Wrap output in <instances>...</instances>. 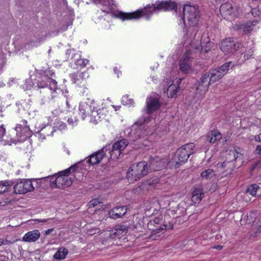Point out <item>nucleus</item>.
Instances as JSON below:
<instances>
[{"instance_id": "f257e3e1", "label": "nucleus", "mask_w": 261, "mask_h": 261, "mask_svg": "<svg viewBox=\"0 0 261 261\" xmlns=\"http://www.w3.org/2000/svg\"><path fill=\"white\" fill-rule=\"evenodd\" d=\"M177 8V4L171 1H158L155 4L147 5L144 9L138 10L132 13L119 12L118 17L122 20L138 19L141 16L144 15L147 20L153 12H158L161 10L170 11Z\"/></svg>"}, {"instance_id": "f03ea898", "label": "nucleus", "mask_w": 261, "mask_h": 261, "mask_svg": "<svg viewBox=\"0 0 261 261\" xmlns=\"http://www.w3.org/2000/svg\"><path fill=\"white\" fill-rule=\"evenodd\" d=\"M77 168V166H72L67 169L59 172L58 174L53 176H48L47 178H50V186L52 188H58L63 189L68 187L72 184V179L68 176L71 172H73Z\"/></svg>"}, {"instance_id": "7ed1b4c3", "label": "nucleus", "mask_w": 261, "mask_h": 261, "mask_svg": "<svg viewBox=\"0 0 261 261\" xmlns=\"http://www.w3.org/2000/svg\"><path fill=\"white\" fill-rule=\"evenodd\" d=\"M22 124H17L15 128L12 130L10 134V140H7L8 145L16 144L19 142H22L25 140L31 135V131L29 126L27 125V121L22 120Z\"/></svg>"}, {"instance_id": "20e7f679", "label": "nucleus", "mask_w": 261, "mask_h": 261, "mask_svg": "<svg viewBox=\"0 0 261 261\" xmlns=\"http://www.w3.org/2000/svg\"><path fill=\"white\" fill-rule=\"evenodd\" d=\"M39 75L35 82L37 87L39 88L48 87L50 91H55L57 89V82L53 79L52 77L55 75L54 72L50 69L40 70L38 72Z\"/></svg>"}, {"instance_id": "39448f33", "label": "nucleus", "mask_w": 261, "mask_h": 261, "mask_svg": "<svg viewBox=\"0 0 261 261\" xmlns=\"http://www.w3.org/2000/svg\"><path fill=\"white\" fill-rule=\"evenodd\" d=\"M148 172L146 162L133 164L128 169L127 178L129 182H134L145 176Z\"/></svg>"}, {"instance_id": "423d86ee", "label": "nucleus", "mask_w": 261, "mask_h": 261, "mask_svg": "<svg viewBox=\"0 0 261 261\" xmlns=\"http://www.w3.org/2000/svg\"><path fill=\"white\" fill-rule=\"evenodd\" d=\"M194 148L195 145L193 143L182 145L176 150L174 157L172 159V163L177 167L185 163L190 155L194 153Z\"/></svg>"}, {"instance_id": "0eeeda50", "label": "nucleus", "mask_w": 261, "mask_h": 261, "mask_svg": "<svg viewBox=\"0 0 261 261\" xmlns=\"http://www.w3.org/2000/svg\"><path fill=\"white\" fill-rule=\"evenodd\" d=\"M183 13L182 20L185 25L194 27L198 23L200 15L197 6L188 5L185 6Z\"/></svg>"}, {"instance_id": "6e6552de", "label": "nucleus", "mask_w": 261, "mask_h": 261, "mask_svg": "<svg viewBox=\"0 0 261 261\" xmlns=\"http://www.w3.org/2000/svg\"><path fill=\"white\" fill-rule=\"evenodd\" d=\"M150 121V117L149 116H143L140 117L133 125V127L136 130V133L139 138L149 134V132L147 130V125Z\"/></svg>"}, {"instance_id": "1a4fd4ad", "label": "nucleus", "mask_w": 261, "mask_h": 261, "mask_svg": "<svg viewBox=\"0 0 261 261\" xmlns=\"http://www.w3.org/2000/svg\"><path fill=\"white\" fill-rule=\"evenodd\" d=\"M128 143L125 139H122L120 141L115 142L111 150L110 146H107L108 153L110 155V158L112 160L117 159L122 153V151L126 148Z\"/></svg>"}, {"instance_id": "9d476101", "label": "nucleus", "mask_w": 261, "mask_h": 261, "mask_svg": "<svg viewBox=\"0 0 261 261\" xmlns=\"http://www.w3.org/2000/svg\"><path fill=\"white\" fill-rule=\"evenodd\" d=\"M97 105L93 99L87 98L85 101L81 102L79 105L80 115L83 120L90 115V111L97 109Z\"/></svg>"}, {"instance_id": "9b49d317", "label": "nucleus", "mask_w": 261, "mask_h": 261, "mask_svg": "<svg viewBox=\"0 0 261 261\" xmlns=\"http://www.w3.org/2000/svg\"><path fill=\"white\" fill-rule=\"evenodd\" d=\"M162 219L159 217H154L150 220L147 224L148 228L152 231L154 234L160 232V230L171 229L173 228V225L169 223V224H163L160 225L162 222Z\"/></svg>"}, {"instance_id": "f8f14e48", "label": "nucleus", "mask_w": 261, "mask_h": 261, "mask_svg": "<svg viewBox=\"0 0 261 261\" xmlns=\"http://www.w3.org/2000/svg\"><path fill=\"white\" fill-rule=\"evenodd\" d=\"M15 193L23 194L31 192L34 189L32 181L29 179H23L14 186Z\"/></svg>"}, {"instance_id": "ddd939ff", "label": "nucleus", "mask_w": 261, "mask_h": 261, "mask_svg": "<svg viewBox=\"0 0 261 261\" xmlns=\"http://www.w3.org/2000/svg\"><path fill=\"white\" fill-rule=\"evenodd\" d=\"M165 159H161L158 156L151 155L149 158V167L151 171L160 170L167 165Z\"/></svg>"}, {"instance_id": "4468645a", "label": "nucleus", "mask_w": 261, "mask_h": 261, "mask_svg": "<svg viewBox=\"0 0 261 261\" xmlns=\"http://www.w3.org/2000/svg\"><path fill=\"white\" fill-rule=\"evenodd\" d=\"M108 147H103L101 150L91 154L87 162L91 165H95L99 163L105 158L109 160L110 159V155L108 153Z\"/></svg>"}, {"instance_id": "2eb2a0df", "label": "nucleus", "mask_w": 261, "mask_h": 261, "mask_svg": "<svg viewBox=\"0 0 261 261\" xmlns=\"http://www.w3.org/2000/svg\"><path fill=\"white\" fill-rule=\"evenodd\" d=\"M220 11L225 19H229L236 16V9L229 3L222 4L220 7Z\"/></svg>"}, {"instance_id": "dca6fc26", "label": "nucleus", "mask_w": 261, "mask_h": 261, "mask_svg": "<svg viewBox=\"0 0 261 261\" xmlns=\"http://www.w3.org/2000/svg\"><path fill=\"white\" fill-rule=\"evenodd\" d=\"M220 49L225 55L232 54L236 51V44L233 38H226L221 44Z\"/></svg>"}, {"instance_id": "f3484780", "label": "nucleus", "mask_w": 261, "mask_h": 261, "mask_svg": "<svg viewBox=\"0 0 261 261\" xmlns=\"http://www.w3.org/2000/svg\"><path fill=\"white\" fill-rule=\"evenodd\" d=\"M179 69L183 73H188L192 69L190 51H186L179 61Z\"/></svg>"}, {"instance_id": "a211bd4d", "label": "nucleus", "mask_w": 261, "mask_h": 261, "mask_svg": "<svg viewBox=\"0 0 261 261\" xmlns=\"http://www.w3.org/2000/svg\"><path fill=\"white\" fill-rule=\"evenodd\" d=\"M200 36L197 37V38H194L191 43L192 47H193L196 50L201 51L203 52H207L213 46V43L207 41L206 43L202 42L199 40Z\"/></svg>"}, {"instance_id": "6ab92c4d", "label": "nucleus", "mask_w": 261, "mask_h": 261, "mask_svg": "<svg viewBox=\"0 0 261 261\" xmlns=\"http://www.w3.org/2000/svg\"><path fill=\"white\" fill-rule=\"evenodd\" d=\"M181 80V79L176 80V81H172L171 79L167 81V86L169 85L167 89L166 93L168 97H174L177 95V93L179 90V82Z\"/></svg>"}, {"instance_id": "aec40b11", "label": "nucleus", "mask_w": 261, "mask_h": 261, "mask_svg": "<svg viewBox=\"0 0 261 261\" xmlns=\"http://www.w3.org/2000/svg\"><path fill=\"white\" fill-rule=\"evenodd\" d=\"M127 211V206H116L109 211L108 215L110 218L117 219L124 216Z\"/></svg>"}, {"instance_id": "412c9836", "label": "nucleus", "mask_w": 261, "mask_h": 261, "mask_svg": "<svg viewBox=\"0 0 261 261\" xmlns=\"http://www.w3.org/2000/svg\"><path fill=\"white\" fill-rule=\"evenodd\" d=\"M146 108L147 112L150 114L155 111L158 110L160 107V103L157 98L153 97H148L146 99Z\"/></svg>"}, {"instance_id": "4be33fe9", "label": "nucleus", "mask_w": 261, "mask_h": 261, "mask_svg": "<svg viewBox=\"0 0 261 261\" xmlns=\"http://www.w3.org/2000/svg\"><path fill=\"white\" fill-rule=\"evenodd\" d=\"M204 196V193L200 187H194L192 192L191 200L195 203H199Z\"/></svg>"}, {"instance_id": "5701e85b", "label": "nucleus", "mask_w": 261, "mask_h": 261, "mask_svg": "<svg viewBox=\"0 0 261 261\" xmlns=\"http://www.w3.org/2000/svg\"><path fill=\"white\" fill-rule=\"evenodd\" d=\"M70 76L74 83L81 84L89 76V74L87 71H84L81 73H71Z\"/></svg>"}, {"instance_id": "b1692460", "label": "nucleus", "mask_w": 261, "mask_h": 261, "mask_svg": "<svg viewBox=\"0 0 261 261\" xmlns=\"http://www.w3.org/2000/svg\"><path fill=\"white\" fill-rule=\"evenodd\" d=\"M40 236V233L38 230H33L25 233L23 237V240L28 242H35L38 239Z\"/></svg>"}, {"instance_id": "393cba45", "label": "nucleus", "mask_w": 261, "mask_h": 261, "mask_svg": "<svg viewBox=\"0 0 261 261\" xmlns=\"http://www.w3.org/2000/svg\"><path fill=\"white\" fill-rule=\"evenodd\" d=\"M222 135L217 130H212L207 137V140L212 143H215L216 141L221 139Z\"/></svg>"}, {"instance_id": "a878e982", "label": "nucleus", "mask_w": 261, "mask_h": 261, "mask_svg": "<svg viewBox=\"0 0 261 261\" xmlns=\"http://www.w3.org/2000/svg\"><path fill=\"white\" fill-rule=\"evenodd\" d=\"M242 155L240 152H238L237 149L234 148L232 150H230L227 154L226 160L230 164L233 161H235L237 158H240Z\"/></svg>"}, {"instance_id": "bb28decb", "label": "nucleus", "mask_w": 261, "mask_h": 261, "mask_svg": "<svg viewBox=\"0 0 261 261\" xmlns=\"http://www.w3.org/2000/svg\"><path fill=\"white\" fill-rule=\"evenodd\" d=\"M207 73L210 74V79L212 83L216 82L223 76V74H221L217 69L211 70Z\"/></svg>"}, {"instance_id": "cd10ccee", "label": "nucleus", "mask_w": 261, "mask_h": 261, "mask_svg": "<svg viewBox=\"0 0 261 261\" xmlns=\"http://www.w3.org/2000/svg\"><path fill=\"white\" fill-rule=\"evenodd\" d=\"M122 230L126 232L127 229L123 226H117V228L109 233V236L112 239L119 238L120 234L122 233Z\"/></svg>"}, {"instance_id": "c85d7f7f", "label": "nucleus", "mask_w": 261, "mask_h": 261, "mask_svg": "<svg viewBox=\"0 0 261 261\" xmlns=\"http://www.w3.org/2000/svg\"><path fill=\"white\" fill-rule=\"evenodd\" d=\"M68 253L67 249L61 247L55 253L54 257L56 259L61 260L64 259Z\"/></svg>"}, {"instance_id": "c756f323", "label": "nucleus", "mask_w": 261, "mask_h": 261, "mask_svg": "<svg viewBox=\"0 0 261 261\" xmlns=\"http://www.w3.org/2000/svg\"><path fill=\"white\" fill-rule=\"evenodd\" d=\"M257 22L258 21L256 20L247 22L242 25V29L244 33H249L252 30V27L255 26Z\"/></svg>"}, {"instance_id": "7c9ffc66", "label": "nucleus", "mask_w": 261, "mask_h": 261, "mask_svg": "<svg viewBox=\"0 0 261 261\" xmlns=\"http://www.w3.org/2000/svg\"><path fill=\"white\" fill-rule=\"evenodd\" d=\"M13 184L11 180L0 181V194L4 193L8 190V189Z\"/></svg>"}, {"instance_id": "2f4dec72", "label": "nucleus", "mask_w": 261, "mask_h": 261, "mask_svg": "<svg viewBox=\"0 0 261 261\" xmlns=\"http://www.w3.org/2000/svg\"><path fill=\"white\" fill-rule=\"evenodd\" d=\"M216 175V171L212 169L205 170L201 173L202 178L205 179H211Z\"/></svg>"}, {"instance_id": "473e14b6", "label": "nucleus", "mask_w": 261, "mask_h": 261, "mask_svg": "<svg viewBox=\"0 0 261 261\" xmlns=\"http://www.w3.org/2000/svg\"><path fill=\"white\" fill-rule=\"evenodd\" d=\"M259 189V187L258 185L252 184L247 188L246 192L252 196H256L257 192Z\"/></svg>"}, {"instance_id": "72a5a7b5", "label": "nucleus", "mask_w": 261, "mask_h": 261, "mask_svg": "<svg viewBox=\"0 0 261 261\" xmlns=\"http://www.w3.org/2000/svg\"><path fill=\"white\" fill-rule=\"evenodd\" d=\"M89 116L91 117L90 121L95 123H97L100 119V117L96 109L92 110Z\"/></svg>"}, {"instance_id": "f704fd0d", "label": "nucleus", "mask_w": 261, "mask_h": 261, "mask_svg": "<svg viewBox=\"0 0 261 261\" xmlns=\"http://www.w3.org/2000/svg\"><path fill=\"white\" fill-rule=\"evenodd\" d=\"M5 133V128L2 125L0 126V143H2L4 145H8V143H7V140H10V136L9 135V137H8L7 139H5L4 136Z\"/></svg>"}, {"instance_id": "c9c22d12", "label": "nucleus", "mask_w": 261, "mask_h": 261, "mask_svg": "<svg viewBox=\"0 0 261 261\" xmlns=\"http://www.w3.org/2000/svg\"><path fill=\"white\" fill-rule=\"evenodd\" d=\"M230 66L231 67L233 66L232 65V62H229L221 66V67L217 69V70L219 71L221 74H223V75L224 76L227 72Z\"/></svg>"}, {"instance_id": "e433bc0d", "label": "nucleus", "mask_w": 261, "mask_h": 261, "mask_svg": "<svg viewBox=\"0 0 261 261\" xmlns=\"http://www.w3.org/2000/svg\"><path fill=\"white\" fill-rule=\"evenodd\" d=\"M210 77V74L206 72L202 76L199 82L205 86H208L212 83Z\"/></svg>"}, {"instance_id": "4c0bfd02", "label": "nucleus", "mask_w": 261, "mask_h": 261, "mask_svg": "<svg viewBox=\"0 0 261 261\" xmlns=\"http://www.w3.org/2000/svg\"><path fill=\"white\" fill-rule=\"evenodd\" d=\"M114 5V0H109L107 4H104L105 6H107L106 8L101 9V10L106 13H109L111 12L113 8V6Z\"/></svg>"}, {"instance_id": "58836bf2", "label": "nucleus", "mask_w": 261, "mask_h": 261, "mask_svg": "<svg viewBox=\"0 0 261 261\" xmlns=\"http://www.w3.org/2000/svg\"><path fill=\"white\" fill-rule=\"evenodd\" d=\"M208 87L198 82L196 90L200 94L205 93L208 90Z\"/></svg>"}, {"instance_id": "ea45409f", "label": "nucleus", "mask_w": 261, "mask_h": 261, "mask_svg": "<svg viewBox=\"0 0 261 261\" xmlns=\"http://www.w3.org/2000/svg\"><path fill=\"white\" fill-rule=\"evenodd\" d=\"M151 182L149 181H146L143 182L139 187H138L135 189V192L139 193L143 190L148 189V186L151 185Z\"/></svg>"}, {"instance_id": "a19ab883", "label": "nucleus", "mask_w": 261, "mask_h": 261, "mask_svg": "<svg viewBox=\"0 0 261 261\" xmlns=\"http://www.w3.org/2000/svg\"><path fill=\"white\" fill-rule=\"evenodd\" d=\"M89 63V60L86 59H78L75 61V64L81 68L85 67Z\"/></svg>"}, {"instance_id": "79ce46f5", "label": "nucleus", "mask_w": 261, "mask_h": 261, "mask_svg": "<svg viewBox=\"0 0 261 261\" xmlns=\"http://www.w3.org/2000/svg\"><path fill=\"white\" fill-rule=\"evenodd\" d=\"M54 97V96L53 95L52 92H50L49 93H47L45 96H44V97L42 99L41 104L45 105L49 102L50 101L53 99Z\"/></svg>"}, {"instance_id": "37998d69", "label": "nucleus", "mask_w": 261, "mask_h": 261, "mask_svg": "<svg viewBox=\"0 0 261 261\" xmlns=\"http://www.w3.org/2000/svg\"><path fill=\"white\" fill-rule=\"evenodd\" d=\"M255 218V214L251 212L249 214L247 215V222L250 224L251 222H254Z\"/></svg>"}, {"instance_id": "c03bdc74", "label": "nucleus", "mask_w": 261, "mask_h": 261, "mask_svg": "<svg viewBox=\"0 0 261 261\" xmlns=\"http://www.w3.org/2000/svg\"><path fill=\"white\" fill-rule=\"evenodd\" d=\"M99 232H100V229L97 228H90L87 230V233L89 235H91V236L94 235L97 233H99Z\"/></svg>"}, {"instance_id": "a18cd8bd", "label": "nucleus", "mask_w": 261, "mask_h": 261, "mask_svg": "<svg viewBox=\"0 0 261 261\" xmlns=\"http://www.w3.org/2000/svg\"><path fill=\"white\" fill-rule=\"evenodd\" d=\"M128 96L127 95L123 96L122 98V102L124 105H130L133 102L132 99L127 100Z\"/></svg>"}, {"instance_id": "49530a36", "label": "nucleus", "mask_w": 261, "mask_h": 261, "mask_svg": "<svg viewBox=\"0 0 261 261\" xmlns=\"http://www.w3.org/2000/svg\"><path fill=\"white\" fill-rule=\"evenodd\" d=\"M159 208V205H154V207H153V212L152 214H153L154 213V211L156 210ZM152 207L150 206V205H146L145 207V211L146 212H149V211H152Z\"/></svg>"}, {"instance_id": "de8ad7c7", "label": "nucleus", "mask_w": 261, "mask_h": 261, "mask_svg": "<svg viewBox=\"0 0 261 261\" xmlns=\"http://www.w3.org/2000/svg\"><path fill=\"white\" fill-rule=\"evenodd\" d=\"M253 50L252 49H250L249 51H248L244 55V58L245 59H249L253 55Z\"/></svg>"}, {"instance_id": "09e8293b", "label": "nucleus", "mask_w": 261, "mask_h": 261, "mask_svg": "<svg viewBox=\"0 0 261 261\" xmlns=\"http://www.w3.org/2000/svg\"><path fill=\"white\" fill-rule=\"evenodd\" d=\"M99 202L96 199H94V200H92L91 201H90L89 203V207H95V206H96L98 203H99Z\"/></svg>"}, {"instance_id": "8fccbe9b", "label": "nucleus", "mask_w": 261, "mask_h": 261, "mask_svg": "<svg viewBox=\"0 0 261 261\" xmlns=\"http://www.w3.org/2000/svg\"><path fill=\"white\" fill-rule=\"evenodd\" d=\"M229 163L227 162V160H226L225 161H224V162L223 163H219L218 164V168H223L224 167H226L227 166V165L228 164H229Z\"/></svg>"}, {"instance_id": "3c124183", "label": "nucleus", "mask_w": 261, "mask_h": 261, "mask_svg": "<svg viewBox=\"0 0 261 261\" xmlns=\"http://www.w3.org/2000/svg\"><path fill=\"white\" fill-rule=\"evenodd\" d=\"M53 220V219L51 218H49V219H37V221L38 222H46L48 224H49V223H50V222Z\"/></svg>"}, {"instance_id": "603ef678", "label": "nucleus", "mask_w": 261, "mask_h": 261, "mask_svg": "<svg viewBox=\"0 0 261 261\" xmlns=\"http://www.w3.org/2000/svg\"><path fill=\"white\" fill-rule=\"evenodd\" d=\"M191 31H192V34L191 35H190V37L191 38H192L193 37H196L197 30L196 29H189L187 31V33H188L190 32H191ZM187 35H188V34H187Z\"/></svg>"}, {"instance_id": "864d4df0", "label": "nucleus", "mask_w": 261, "mask_h": 261, "mask_svg": "<svg viewBox=\"0 0 261 261\" xmlns=\"http://www.w3.org/2000/svg\"><path fill=\"white\" fill-rule=\"evenodd\" d=\"M256 151L257 154H261V145H257L256 147Z\"/></svg>"}, {"instance_id": "5fc2aeb1", "label": "nucleus", "mask_w": 261, "mask_h": 261, "mask_svg": "<svg viewBox=\"0 0 261 261\" xmlns=\"http://www.w3.org/2000/svg\"><path fill=\"white\" fill-rule=\"evenodd\" d=\"M66 105L67 108L68 109L70 108L71 107H70V101H69V100H68V99L67 98H66Z\"/></svg>"}, {"instance_id": "6e6d98bb", "label": "nucleus", "mask_w": 261, "mask_h": 261, "mask_svg": "<svg viewBox=\"0 0 261 261\" xmlns=\"http://www.w3.org/2000/svg\"><path fill=\"white\" fill-rule=\"evenodd\" d=\"M255 140L257 142L261 141V137H260V134L255 137Z\"/></svg>"}, {"instance_id": "4d7b16f0", "label": "nucleus", "mask_w": 261, "mask_h": 261, "mask_svg": "<svg viewBox=\"0 0 261 261\" xmlns=\"http://www.w3.org/2000/svg\"><path fill=\"white\" fill-rule=\"evenodd\" d=\"M67 122L69 124H73L74 123L73 119L71 118H68L67 120Z\"/></svg>"}, {"instance_id": "13d9d810", "label": "nucleus", "mask_w": 261, "mask_h": 261, "mask_svg": "<svg viewBox=\"0 0 261 261\" xmlns=\"http://www.w3.org/2000/svg\"><path fill=\"white\" fill-rule=\"evenodd\" d=\"M53 231V228L48 229L45 231V233L46 235H48V234H50L51 233V232H52Z\"/></svg>"}, {"instance_id": "bf43d9fd", "label": "nucleus", "mask_w": 261, "mask_h": 261, "mask_svg": "<svg viewBox=\"0 0 261 261\" xmlns=\"http://www.w3.org/2000/svg\"><path fill=\"white\" fill-rule=\"evenodd\" d=\"M213 248L216 249L221 250L222 248V246L218 245L217 246H214Z\"/></svg>"}, {"instance_id": "052dcab7", "label": "nucleus", "mask_w": 261, "mask_h": 261, "mask_svg": "<svg viewBox=\"0 0 261 261\" xmlns=\"http://www.w3.org/2000/svg\"><path fill=\"white\" fill-rule=\"evenodd\" d=\"M257 227H258V230L261 231V222L258 224Z\"/></svg>"}, {"instance_id": "680f3d73", "label": "nucleus", "mask_w": 261, "mask_h": 261, "mask_svg": "<svg viewBox=\"0 0 261 261\" xmlns=\"http://www.w3.org/2000/svg\"><path fill=\"white\" fill-rule=\"evenodd\" d=\"M114 72L118 74L119 72H120V71L117 69L116 68H114Z\"/></svg>"}, {"instance_id": "e2e57ef3", "label": "nucleus", "mask_w": 261, "mask_h": 261, "mask_svg": "<svg viewBox=\"0 0 261 261\" xmlns=\"http://www.w3.org/2000/svg\"><path fill=\"white\" fill-rule=\"evenodd\" d=\"M256 9H253V10H252V14L253 15H254V13H256Z\"/></svg>"}, {"instance_id": "0e129e2a", "label": "nucleus", "mask_w": 261, "mask_h": 261, "mask_svg": "<svg viewBox=\"0 0 261 261\" xmlns=\"http://www.w3.org/2000/svg\"><path fill=\"white\" fill-rule=\"evenodd\" d=\"M3 244V241L0 240V246Z\"/></svg>"}, {"instance_id": "69168bd1", "label": "nucleus", "mask_w": 261, "mask_h": 261, "mask_svg": "<svg viewBox=\"0 0 261 261\" xmlns=\"http://www.w3.org/2000/svg\"><path fill=\"white\" fill-rule=\"evenodd\" d=\"M229 168H230V170H231V167H230Z\"/></svg>"}]
</instances>
